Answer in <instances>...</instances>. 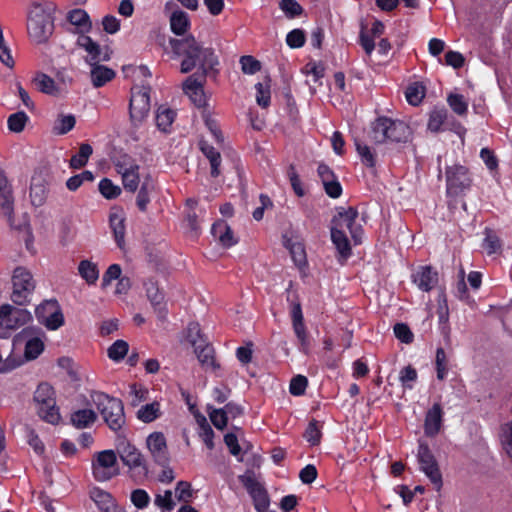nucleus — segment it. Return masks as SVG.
Returning a JSON list of instances; mask_svg holds the SVG:
<instances>
[{"label":"nucleus","instance_id":"nucleus-1","mask_svg":"<svg viewBox=\"0 0 512 512\" xmlns=\"http://www.w3.org/2000/svg\"><path fill=\"white\" fill-rule=\"evenodd\" d=\"M170 46L176 56L183 57L180 66L182 73H188L198 66L203 72L201 78H204L208 71L219 65L214 49L203 47L193 35L183 39H170Z\"/></svg>","mask_w":512,"mask_h":512},{"label":"nucleus","instance_id":"nucleus-2","mask_svg":"<svg viewBox=\"0 0 512 512\" xmlns=\"http://www.w3.org/2000/svg\"><path fill=\"white\" fill-rule=\"evenodd\" d=\"M409 126L400 120L381 116L371 123L369 138L375 144L406 142L410 137Z\"/></svg>","mask_w":512,"mask_h":512},{"label":"nucleus","instance_id":"nucleus-3","mask_svg":"<svg viewBox=\"0 0 512 512\" xmlns=\"http://www.w3.org/2000/svg\"><path fill=\"white\" fill-rule=\"evenodd\" d=\"M90 398L108 427L113 431L120 430L125 423L122 401L99 391H93Z\"/></svg>","mask_w":512,"mask_h":512},{"label":"nucleus","instance_id":"nucleus-4","mask_svg":"<svg viewBox=\"0 0 512 512\" xmlns=\"http://www.w3.org/2000/svg\"><path fill=\"white\" fill-rule=\"evenodd\" d=\"M34 402L37 407V413L41 419L56 425L61 416L56 406L55 391L48 383H41L34 392Z\"/></svg>","mask_w":512,"mask_h":512},{"label":"nucleus","instance_id":"nucleus-5","mask_svg":"<svg viewBox=\"0 0 512 512\" xmlns=\"http://www.w3.org/2000/svg\"><path fill=\"white\" fill-rule=\"evenodd\" d=\"M35 289V281L31 272L24 267H16L12 275L11 300L17 305H25Z\"/></svg>","mask_w":512,"mask_h":512},{"label":"nucleus","instance_id":"nucleus-6","mask_svg":"<svg viewBox=\"0 0 512 512\" xmlns=\"http://www.w3.org/2000/svg\"><path fill=\"white\" fill-rule=\"evenodd\" d=\"M119 474L117 455L113 450L95 453L92 459V475L98 482H106Z\"/></svg>","mask_w":512,"mask_h":512},{"label":"nucleus","instance_id":"nucleus-7","mask_svg":"<svg viewBox=\"0 0 512 512\" xmlns=\"http://www.w3.org/2000/svg\"><path fill=\"white\" fill-rule=\"evenodd\" d=\"M35 315L40 324L54 331L64 325V315L56 299L43 301L35 309Z\"/></svg>","mask_w":512,"mask_h":512},{"label":"nucleus","instance_id":"nucleus-8","mask_svg":"<svg viewBox=\"0 0 512 512\" xmlns=\"http://www.w3.org/2000/svg\"><path fill=\"white\" fill-rule=\"evenodd\" d=\"M417 459L420 470L427 476L434 488L440 491L443 485L442 474L433 453L426 443L419 444Z\"/></svg>","mask_w":512,"mask_h":512},{"label":"nucleus","instance_id":"nucleus-9","mask_svg":"<svg viewBox=\"0 0 512 512\" xmlns=\"http://www.w3.org/2000/svg\"><path fill=\"white\" fill-rule=\"evenodd\" d=\"M150 88L135 85L131 89L129 112L131 120L136 124L143 121L150 111Z\"/></svg>","mask_w":512,"mask_h":512},{"label":"nucleus","instance_id":"nucleus-10","mask_svg":"<svg viewBox=\"0 0 512 512\" xmlns=\"http://www.w3.org/2000/svg\"><path fill=\"white\" fill-rule=\"evenodd\" d=\"M358 211L353 207L343 209L332 220V227L338 230L349 231L354 244L358 245L362 242L363 229L360 224L356 223Z\"/></svg>","mask_w":512,"mask_h":512},{"label":"nucleus","instance_id":"nucleus-11","mask_svg":"<svg viewBox=\"0 0 512 512\" xmlns=\"http://www.w3.org/2000/svg\"><path fill=\"white\" fill-rule=\"evenodd\" d=\"M469 171L462 165H454L446 169V189L448 195L457 196L471 186Z\"/></svg>","mask_w":512,"mask_h":512},{"label":"nucleus","instance_id":"nucleus-12","mask_svg":"<svg viewBox=\"0 0 512 512\" xmlns=\"http://www.w3.org/2000/svg\"><path fill=\"white\" fill-rule=\"evenodd\" d=\"M31 320V314L26 309L16 308L9 304L0 307V327L16 330Z\"/></svg>","mask_w":512,"mask_h":512},{"label":"nucleus","instance_id":"nucleus-13","mask_svg":"<svg viewBox=\"0 0 512 512\" xmlns=\"http://www.w3.org/2000/svg\"><path fill=\"white\" fill-rule=\"evenodd\" d=\"M51 28L52 24L46 15H44V13L39 15H29L27 21V30L30 38L33 41L37 43L46 41L51 34Z\"/></svg>","mask_w":512,"mask_h":512},{"label":"nucleus","instance_id":"nucleus-14","mask_svg":"<svg viewBox=\"0 0 512 512\" xmlns=\"http://www.w3.org/2000/svg\"><path fill=\"white\" fill-rule=\"evenodd\" d=\"M78 47L86 51V62L90 65L105 62L110 59L107 51H103L98 42L94 41L90 36L79 35L76 41Z\"/></svg>","mask_w":512,"mask_h":512},{"label":"nucleus","instance_id":"nucleus-15","mask_svg":"<svg viewBox=\"0 0 512 512\" xmlns=\"http://www.w3.org/2000/svg\"><path fill=\"white\" fill-rule=\"evenodd\" d=\"M43 333L34 328H24L19 334L20 338L27 339L25 344V357L36 359L44 350Z\"/></svg>","mask_w":512,"mask_h":512},{"label":"nucleus","instance_id":"nucleus-16","mask_svg":"<svg viewBox=\"0 0 512 512\" xmlns=\"http://www.w3.org/2000/svg\"><path fill=\"white\" fill-rule=\"evenodd\" d=\"M67 23L72 26V31L79 35H86L92 30V21L86 10L81 8L71 9L66 14Z\"/></svg>","mask_w":512,"mask_h":512},{"label":"nucleus","instance_id":"nucleus-17","mask_svg":"<svg viewBox=\"0 0 512 512\" xmlns=\"http://www.w3.org/2000/svg\"><path fill=\"white\" fill-rule=\"evenodd\" d=\"M147 447L154 460L163 465L168 461L167 442L162 432H153L146 439Z\"/></svg>","mask_w":512,"mask_h":512},{"label":"nucleus","instance_id":"nucleus-18","mask_svg":"<svg viewBox=\"0 0 512 512\" xmlns=\"http://www.w3.org/2000/svg\"><path fill=\"white\" fill-rule=\"evenodd\" d=\"M14 210L13 190L5 172L0 169V215L11 218Z\"/></svg>","mask_w":512,"mask_h":512},{"label":"nucleus","instance_id":"nucleus-19","mask_svg":"<svg viewBox=\"0 0 512 512\" xmlns=\"http://www.w3.org/2000/svg\"><path fill=\"white\" fill-rule=\"evenodd\" d=\"M122 462L130 469H141L146 472L145 460L141 452L130 443H122L118 448Z\"/></svg>","mask_w":512,"mask_h":512},{"label":"nucleus","instance_id":"nucleus-20","mask_svg":"<svg viewBox=\"0 0 512 512\" xmlns=\"http://www.w3.org/2000/svg\"><path fill=\"white\" fill-rule=\"evenodd\" d=\"M412 280L421 291L429 292L438 283V273L431 266H421L413 273Z\"/></svg>","mask_w":512,"mask_h":512},{"label":"nucleus","instance_id":"nucleus-21","mask_svg":"<svg viewBox=\"0 0 512 512\" xmlns=\"http://www.w3.org/2000/svg\"><path fill=\"white\" fill-rule=\"evenodd\" d=\"M443 422V409L439 402L433 404V406L426 412L424 420V432L428 437L436 436L442 427Z\"/></svg>","mask_w":512,"mask_h":512},{"label":"nucleus","instance_id":"nucleus-22","mask_svg":"<svg viewBox=\"0 0 512 512\" xmlns=\"http://www.w3.org/2000/svg\"><path fill=\"white\" fill-rule=\"evenodd\" d=\"M109 224L115 242L120 249L125 245V214L121 208H112L109 214Z\"/></svg>","mask_w":512,"mask_h":512},{"label":"nucleus","instance_id":"nucleus-23","mask_svg":"<svg viewBox=\"0 0 512 512\" xmlns=\"http://www.w3.org/2000/svg\"><path fill=\"white\" fill-rule=\"evenodd\" d=\"M183 90L191 101L198 107H202L206 103L203 90V81L199 80L195 75L189 76L183 84Z\"/></svg>","mask_w":512,"mask_h":512},{"label":"nucleus","instance_id":"nucleus-24","mask_svg":"<svg viewBox=\"0 0 512 512\" xmlns=\"http://www.w3.org/2000/svg\"><path fill=\"white\" fill-rule=\"evenodd\" d=\"M331 241L338 252V260L344 263L352 254L346 232L337 228H331Z\"/></svg>","mask_w":512,"mask_h":512},{"label":"nucleus","instance_id":"nucleus-25","mask_svg":"<svg viewBox=\"0 0 512 512\" xmlns=\"http://www.w3.org/2000/svg\"><path fill=\"white\" fill-rule=\"evenodd\" d=\"M211 233L213 237L226 248L232 247L237 243V239L234 237L233 231L225 221L219 220L215 222L212 225Z\"/></svg>","mask_w":512,"mask_h":512},{"label":"nucleus","instance_id":"nucleus-26","mask_svg":"<svg viewBox=\"0 0 512 512\" xmlns=\"http://www.w3.org/2000/svg\"><path fill=\"white\" fill-rule=\"evenodd\" d=\"M90 66V78L92 85L95 88H100L106 85L108 82L112 81L116 76V73L113 69L101 65L100 63H96Z\"/></svg>","mask_w":512,"mask_h":512},{"label":"nucleus","instance_id":"nucleus-27","mask_svg":"<svg viewBox=\"0 0 512 512\" xmlns=\"http://www.w3.org/2000/svg\"><path fill=\"white\" fill-rule=\"evenodd\" d=\"M249 494L251 495L254 503V508L257 512H266L269 507L270 501L266 490L257 482L245 484Z\"/></svg>","mask_w":512,"mask_h":512},{"label":"nucleus","instance_id":"nucleus-28","mask_svg":"<svg viewBox=\"0 0 512 512\" xmlns=\"http://www.w3.org/2000/svg\"><path fill=\"white\" fill-rule=\"evenodd\" d=\"M90 497L102 512H114L117 510L114 498L109 492L103 489L97 487L92 489Z\"/></svg>","mask_w":512,"mask_h":512},{"label":"nucleus","instance_id":"nucleus-29","mask_svg":"<svg viewBox=\"0 0 512 512\" xmlns=\"http://www.w3.org/2000/svg\"><path fill=\"white\" fill-rule=\"evenodd\" d=\"M284 246L289 250L294 263L299 266L307 264V257L304 244L292 238H284Z\"/></svg>","mask_w":512,"mask_h":512},{"label":"nucleus","instance_id":"nucleus-30","mask_svg":"<svg viewBox=\"0 0 512 512\" xmlns=\"http://www.w3.org/2000/svg\"><path fill=\"white\" fill-rule=\"evenodd\" d=\"M189 15L182 11H174L170 16L171 31L176 35H184L190 29Z\"/></svg>","mask_w":512,"mask_h":512},{"label":"nucleus","instance_id":"nucleus-31","mask_svg":"<svg viewBox=\"0 0 512 512\" xmlns=\"http://www.w3.org/2000/svg\"><path fill=\"white\" fill-rule=\"evenodd\" d=\"M200 150L209 160L211 166V175L217 177L220 174L221 155L220 153L206 141H200Z\"/></svg>","mask_w":512,"mask_h":512},{"label":"nucleus","instance_id":"nucleus-32","mask_svg":"<svg viewBox=\"0 0 512 512\" xmlns=\"http://www.w3.org/2000/svg\"><path fill=\"white\" fill-rule=\"evenodd\" d=\"M97 419L96 413L91 409H80L71 414L70 421L78 429L90 427Z\"/></svg>","mask_w":512,"mask_h":512},{"label":"nucleus","instance_id":"nucleus-33","mask_svg":"<svg viewBox=\"0 0 512 512\" xmlns=\"http://www.w3.org/2000/svg\"><path fill=\"white\" fill-rule=\"evenodd\" d=\"M195 353L199 362L205 367H215L214 349L211 345L206 343V340H201V343L194 347Z\"/></svg>","mask_w":512,"mask_h":512},{"label":"nucleus","instance_id":"nucleus-34","mask_svg":"<svg viewBox=\"0 0 512 512\" xmlns=\"http://www.w3.org/2000/svg\"><path fill=\"white\" fill-rule=\"evenodd\" d=\"M78 273L87 284L93 285L99 278L97 265L90 260H82L78 265Z\"/></svg>","mask_w":512,"mask_h":512},{"label":"nucleus","instance_id":"nucleus-35","mask_svg":"<svg viewBox=\"0 0 512 512\" xmlns=\"http://www.w3.org/2000/svg\"><path fill=\"white\" fill-rule=\"evenodd\" d=\"M76 124V118L72 114H59L56 118L52 132L55 135H65L70 132Z\"/></svg>","mask_w":512,"mask_h":512},{"label":"nucleus","instance_id":"nucleus-36","mask_svg":"<svg viewBox=\"0 0 512 512\" xmlns=\"http://www.w3.org/2000/svg\"><path fill=\"white\" fill-rule=\"evenodd\" d=\"M426 95V87L420 82L409 84L405 90L407 102L412 106H418Z\"/></svg>","mask_w":512,"mask_h":512},{"label":"nucleus","instance_id":"nucleus-37","mask_svg":"<svg viewBox=\"0 0 512 512\" xmlns=\"http://www.w3.org/2000/svg\"><path fill=\"white\" fill-rule=\"evenodd\" d=\"M448 119V112L445 108H435L430 112L427 128L431 132L437 133L443 129Z\"/></svg>","mask_w":512,"mask_h":512},{"label":"nucleus","instance_id":"nucleus-38","mask_svg":"<svg viewBox=\"0 0 512 512\" xmlns=\"http://www.w3.org/2000/svg\"><path fill=\"white\" fill-rule=\"evenodd\" d=\"M161 416V406L158 401L141 406L137 411V418L144 423H150Z\"/></svg>","mask_w":512,"mask_h":512},{"label":"nucleus","instance_id":"nucleus-39","mask_svg":"<svg viewBox=\"0 0 512 512\" xmlns=\"http://www.w3.org/2000/svg\"><path fill=\"white\" fill-rule=\"evenodd\" d=\"M34 83L36 88L42 93L52 96H57L60 94V89L55 83L54 79L46 74H38L34 79Z\"/></svg>","mask_w":512,"mask_h":512},{"label":"nucleus","instance_id":"nucleus-40","mask_svg":"<svg viewBox=\"0 0 512 512\" xmlns=\"http://www.w3.org/2000/svg\"><path fill=\"white\" fill-rule=\"evenodd\" d=\"M92 153V146L88 143H82L79 147L78 153L71 157L69 161V166L73 169H80L84 167L87 164Z\"/></svg>","mask_w":512,"mask_h":512},{"label":"nucleus","instance_id":"nucleus-41","mask_svg":"<svg viewBox=\"0 0 512 512\" xmlns=\"http://www.w3.org/2000/svg\"><path fill=\"white\" fill-rule=\"evenodd\" d=\"M176 113L174 110L161 106L157 110L156 125L163 131L167 132L175 119Z\"/></svg>","mask_w":512,"mask_h":512},{"label":"nucleus","instance_id":"nucleus-42","mask_svg":"<svg viewBox=\"0 0 512 512\" xmlns=\"http://www.w3.org/2000/svg\"><path fill=\"white\" fill-rule=\"evenodd\" d=\"M447 103L452 111L459 116H465L468 112V101L462 94L450 93Z\"/></svg>","mask_w":512,"mask_h":512},{"label":"nucleus","instance_id":"nucleus-43","mask_svg":"<svg viewBox=\"0 0 512 512\" xmlns=\"http://www.w3.org/2000/svg\"><path fill=\"white\" fill-rule=\"evenodd\" d=\"M270 80L258 82L255 85L256 89V102L262 108H267L271 101Z\"/></svg>","mask_w":512,"mask_h":512},{"label":"nucleus","instance_id":"nucleus-44","mask_svg":"<svg viewBox=\"0 0 512 512\" xmlns=\"http://www.w3.org/2000/svg\"><path fill=\"white\" fill-rule=\"evenodd\" d=\"M116 171L122 176L130 171L139 170L137 162L129 155L123 154L114 161Z\"/></svg>","mask_w":512,"mask_h":512},{"label":"nucleus","instance_id":"nucleus-45","mask_svg":"<svg viewBox=\"0 0 512 512\" xmlns=\"http://www.w3.org/2000/svg\"><path fill=\"white\" fill-rule=\"evenodd\" d=\"M129 351V345L124 340H116L107 350L108 357L114 362H120Z\"/></svg>","mask_w":512,"mask_h":512},{"label":"nucleus","instance_id":"nucleus-46","mask_svg":"<svg viewBox=\"0 0 512 512\" xmlns=\"http://www.w3.org/2000/svg\"><path fill=\"white\" fill-rule=\"evenodd\" d=\"M29 117L25 112L19 111L14 114H11L8 117L7 125L10 131L19 133L22 132L25 128L26 123L28 122Z\"/></svg>","mask_w":512,"mask_h":512},{"label":"nucleus","instance_id":"nucleus-47","mask_svg":"<svg viewBox=\"0 0 512 512\" xmlns=\"http://www.w3.org/2000/svg\"><path fill=\"white\" fill-rule=\"evenodd\" d=\"M128 395L130 404L135 407L147 399L148 390L141 384L133 383L129 386Z\"/></svg>","mask_w":512,"mask_h":512},{"label":"nucleus","instance_id":"nucleus-48","mask_svg":"<svg viewBox=\"0 0 512 512\" xmlns=\"http://www.w3.org/2000/svg\"><path fill=\"white\" fill-rule=\"evenodd\" d=\"M99 192L106 199H115L121 194L119 186L115 185L110 179L103 178L98 185Z\"/></svg>","mask_w":512,"mask_h":512},{"label":"nucleus","instance_id":"nucleus-49","mask_svg":"<svg viewBox=\"0 0 512 512\" xmlns=\"http://www.w3.org/2000/svg\"><path fill=\"white\" fill-rule=\"evenodd\" d=\"M239 63L244 74L254 75L261 70V63L251 55L240 57Z\"/></svg>","mask_w":512,"mask_h":512},{"label":"nucleus","instance_id":"nucleus-50","mask_svg":"<svg viewBox=\"0 0 512 512\" xmlns=\"http://www.w3.org/2000/svg\"><path fill=\"white\" fill-rule=\"evenodd\" d=\"M146 285V293L147 297L150 300L151 304L161 311V305L164 300L163 293L159 290L156 283L149 281Z\"/></svg>","mask_w":512,"mask_h":512},{"label":"nucleus","instance_id":"nucleus-51","mask_svg":"<svg viewBox=\"0 0 512 512\" xmlns=\"http://www.w3.org/2000/svg\"><path fill=\"white\" fill-rule=\"evenodd\" d=\"M25 437L29 446L37 455L41 456L44 454L45 446L34 429L26 427Z\"/></svg>","mask_w":512,"mask_h":512},{"label":"nucleus","instance_id":"nucleus-52","mask_svg":"<svg viewBox=\"0 0 512 512\" xmlns=\"http://www.w3.org/2000/svg\"><path fill=\"white\" fill-rule=\"evenodd\" d=\"M417 378L418 374L416 369L410 365L404 367L399 374V380L405 389H413Z\"/></svg>","mask_w":512,"mask_h":512},{"label":"nucleus","instance_id":"nucleus-53","mask_svg":"<svg viewBox=\"0 0 512 512\" xmlns=\"http://www.w3.org/2000/svg\"><path fill=\"white\" fill-rule=\"evenodd\" d=\"M207 412L212 424L219 430H223L227 426L228 418L225 411L220 408L216 409L211 406L207 407Z\"/></svg>","mask_w":512,"mask_h":512},{"label":"nucleus","instance_id":"nucleus-54","mask_svg":"<svg viewBox=\"0 0 512 512\" xmlns=\"http://www.w3.org/2000/svg\"><path fill=\"white\" fill-rule=\"evenodd\" d=\"M199 436L210 450L214 448V431L211 426L207 423V420L203 417L199 422Z\"/></svg>","mask_w":512,"mask_h":512},{"label":"nucleus","instance_id":"nucleus-55","mask_svg":"<svg viewBox=\"0 0 512 512\" xmlns=\"http://www.w3.org/2000/svg\"><path fill=\"white\" fill-rule=\"evenodd\" d=\"M436 372L437 379L442 381L446 378L448 374V366H447V357L443 348H437L436 350Z\"/></svg>","mask_w":512,"mask_h":512},{"label":"nucleus","instance_id":"nucleus-56","mask_svg":"<svg viewBox=\"0 0 512 512\" xmlns=\"http://www.w3.org/2000/svg\"><path fill=\"white\" fill-rule=\"evenodd\" d=\"M356 150L363 164L367 167H374L376 164L375 155L370 147L359 141L355 142Z\"/></svg>","mask_w":512,"mask_h":512},{"label":"nucleus","instance_id":"nucleus-57","mask_svg":"<svg viewBox=\"0 0 512 512\" xmlns=\"http://www.w3.org/2000/svg\"><path fill=\"white\" fill-rule=\"evenodd\" d=\"M279 7L288 18H295L301 15L303 11L296 0H281Z\"/></svg>","mask_w":512,"mask_h":512},{"label":"nucleus","instance_id":"nucleus-58","mask_svg":"<svg viewBox=\"0 0 512 512\" xmlns=\"http://www.w3.org/2000/svg\"><path fill=\"white\" fill-rule=\"evenodd\" d=\"M307 385V378L302 375H297L291 379L289 391L293 396H301L305 393Z\"/></svg>","mask_w":512,"mask_h":512},{"label":"nucleus","instance_id":"nucleus-59","mask_svg":"<svg viewBox=\"0 0 512 512\" xmlns=\"http://www.w3.org/2000/svg\"><path fill=\"white\" fill-rule=\"evenodd\" d=\"M304 436H305L306 440L311 445L314 446V445L319 444L320 439H321V430H320L319 424L316 420H312L308 424V427L305 431Z\"/></svg>","mask_w":512,"mask_h":512},{"label":"nucleus","instance_id":"nucleus-60","mask_svg":"<svg viewBox=\"0 0 512 512\" xmlns=\"http://www.w3.org/2000/svg\"><path fill=\"white\" fill-rule=\"evenodd\" d=\"M155 505L161 508L163 511H171L174 509L175 503L172 499V492L170 490L164 491L163 494H157L155 496Z\"/></svg>","mask_w":512,"mask_h":512},{"label":"nucleus","instance_id":"nucleus-61","mask_svg":"<svg viewBox=\"0 0 512 512\" xmlns=\"http://www.w3.org/2000/svg\"><path fill=\"white\" fill-rule=\"evenodd\" d=\"M131 502L138 509H144L149 505L150 497L143 489H135L131 493Z\"/></svg>","mask_w":512,"mask_h":512},{"label":"nucleus","instance_id":"nucleus-62","mask_svg":"<svg viewBox=\"0 0 512 512\" xmlns=\"http://www.w3.org/2000/svg\"><path fill=\"white\" fill-rule=\"evenodd\" d=\"M286 43L290 48H300L305 44V34L301 29H294L286 36Z\"/></svg>","mask_w":512,"mask_h":512},{"label":"nucleus","instance_id":"nucleus-63","mask_svg":"<svg viewBox=\"0 0 512 512\" xmlns=\"http://www.w3.org/2000/svg\"><path fill=\"white\" fill-rule=\"evenodd\" d=\"M175 494L179 501L188 502L193 496L191 484L187 481H179L175 488Z\"/></svg>","mask_w":512,"mask_h":512},{"label":"nucleus","instance_id":"nucleus-64","mask_svg":"<svg viewBox=\"0 0 512 512\" xmlns=\"http://www.w3.org/2000/svg\"><path fill=\"white\" fill-rule=\"evenodd\" d=\"M502 443L507 454L512 458V420L504 425Z\"/></svg>","mask_w":512,"mask_h":512}]
</instances>
